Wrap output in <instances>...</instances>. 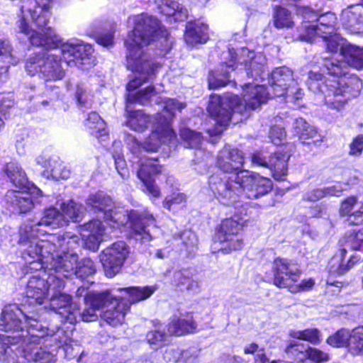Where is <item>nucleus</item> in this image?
<instances>
[{"label":"nucleus","instance_id":"ea45409f","mask_svg":"<svg viewBox=\"0 0 363 363\" xmlns=\"http://www.w3.org/2000/svg\"><path fill=\"white\" fill-rule=\"evenodd\" d=\"M291 337L318 344L320 342V332L316 328H309L303 330H290Z\"/></svg>","mask_w":363,"mask_h":363},{"label":"nucleus","instance_id":"20e7f679","mask_svg":"<svg viewBox=\"0 0 363 363\" xmlns=\"http://www.w3.org/2000/svg\"><path fill=\"white\" fill-rule=\"evenodd\" d=\"M323 68L333 79H325L322 74L310 72L307 85L308 89L318 94L330 108L340 110L347 101L359 94V89L351 86L352 83L347 82L342 69V63H335L333 60L323 57Z\"/></svg>","mask_w":363,"mask_h":363},{"label":"nucleus","instance_id":"13d9d810","mask_svg":"<svg viewBox=\"0 0 363 363\" xmlns=\"http://www.w3.org/2000/svg\"><path fill=\"white\" fill-rule=\"evenodd\" d=\"M182 350L177 347H168L163 354L164 359L167 363H177L180 361Z\"/></svg>","mask_w":363,"mask_h":363},{"label":"nucleus","instance_id":"f8f14e48","mask_svg":"<svg viewBox=\"0 0 363 363\" xmlns=\"http://www.w3.org/2000/svg\"><path fill=\"white\" fill-rule=\"evenodd\" d=\"M305 18H311V23H304L306 34L301 36L304 40L311 41L315 35L326 38L327 35L335 33L337 18L333 13L327 12L318 16L316 13L308 12L306 13Z\"/></svg>","mask_w":363,"mask_h":363},{"label":"nucleus","instance_id":"dca6fc26","mask_svg":"<svg viewBox=\"0 0 363 363\" xmlns=\"http://www.w3.org/2000/svg\"><path fill=\"white\" fill-rule=\"evenodd\" d=\"M157 162L156 159L143 157L140 160V169L138 171V177L143 182L147 192L155 198L160 196V191L152 177L162 172V167Z\"/></svg>","mask_w":363,"mask_h":363},{"label":"nucleus","instance_id":"6e6d98bb","mask_svg":"<svg viewBox=\"0 0 363 363\" xmlns=\"http://www.w3.org/2000/svg\"><path fill=\"white\" fill-rule=\"evenodd\" d=\"M6 172L11 182L21 188L23 180L20 169L14 163H10L6 166Z\"/></svg>","mask_w":363,"mask_h":363},{"label":"nucleus","instance_id":"e2e57ef3","mask_svg":"<svg viewBox=\"0 0 363 363\" xmlns=\"http://www.w3.org/2000/svg\"><path fill=\"white\" fill-rule=\"evenodd\" d=\"M343 186H346L347 185L337 182L332 186L324 187L325 196H339L345 189Z\"/></svg>","mask_w":363,"mask_h":363},{"label":"nucleus","instance_id":"423d86ee","mask_svg":"<svg viewBox=\"0 0 363 363\" xmlns=\"http://www.w3.org/2000/svg\"><path fill=\"white\" fill-rule=\"evenodd\" d=\"M30 43L35 46H42L50 50V52L43 54L40 58L26 63V71L30 75L40 71L46 80H59L65 76V70L61 65V59L57 48L60 45V40L52 28L46 31H33L29 36Z\"/></svg>","mask_w":363,"mask_h":363},{"label":"nucleus","instance_id":"f03ea898","mask_svg":"<svg viewBox=\"0 0 363 363\" xmlns=\"http://www.w3.org/2000/svg\"><path fill=\"white\" fill-rule=\"evenodd\" d=\"M268 87L264 85L247 84L243 88V100L230 94L223 96L211 95L208 111L216 123V127L208 129L211 135L220 134L225 126L242 121L250 116V111L265 103L271 95L284 96L286 102H295L303 96V89L293 77V72L286 67L275 69L268 78Z\"/></svg>","mask_w":363,"mask_h":363},{"label":"nucleus","instance_id":"bf43d9fd","mask_svg":"<svg viewBox=\"0 0 363 363\" xmlns=\"http://www.w3.org/2000/svg\"><path fill=\"white\" fill-rule=\"evenodd\" d=\"M269 136L272 142L274 144L279 145L284 140L286 137V132L285 130L280 126H273L270 130Z\"/></svg>","mask_w":363,"mask_h":363},{"label":"nucleus","instance_id":"412c9836","mask_svg":"<svg viewBox=\"0 0 363 363\" xmlns=\"http://www.w3.org/2000/svg\"><path fill=\"white\" fill-rule=\"evenodd\" d=\"M105 228L100 220H92L80 227L79 233L87 248L92 251L99 249L103 241Z\"/></svg>","mask_w":363,"mask_h":363},{"label":"nucleus","instance_id":"58836bf2","mask_svg":"<svg viewBox=\"0 0 363 363\" xmlns=\"http://www.w3.org/2000/svg\"><path fill=\"white\" fill-rule=\"evenodd\" d=\"M86 126L90 130V133L96 137L106 134V123L96 112H91L89 114Z\"/></svg>","mask_w":363,"mask_h":363},{"label":"nucleus","instance_id":"2f4dec72","mask_svg":"<svg viewBox=\"0 0 363 363\" xmlns=\"http://www.w3.org/2000/svg\"><path fill=\"white\" fill-rule=\"evenodd\" d=\"M41 191L31 182L24 179V213L40 203Z\"/></svg>","mask_w":363,"mask_h":363},{"label":"nucleus","instance_id":"864d4df0","mask_svg":"<svg viewBox=\"0 0 363 363\" xmlns=\"http://www.w3.org/2000/svg\"><path fill=\"white\" fill-rule=\"evenodd\" d=\"M69 168L62 162H56L51 169V175L56 179H67L70 177Z\"/></svg>","mask_w":363,"mask_h":363},{"label":"nucleus","instance_id":"79ce46f5","mask_svg":"<svg viewBox=\"0 0 363 363\" xmlns=\"http://www.w3.org/2000/svg\"><path fill=\"white\" fill-rule=\"evenodd\" d=\"M274 25L277 28L291 27L293 21L291 13L284 8H276L274 13Z\"/></svg>","mask_w":363,"mask_h":363},{"label":"nucleus","instance_id":"49530a36","mask_svg":"<svg viewBox=\"0 0 363 363\" xmlns=\"http://www.w3.org/2000/svg\"><path fill=\"white\" fill-rule=\"evenodd\" d=\"M95 272L96 269L93 261L89 258H85L77 263L74 275L81 279H84L94 274Z\"/></svg>","mask_w":363,"mask_h":363},{"label":"nucleus","instance_id":"69168bd1","mask_svg":"<svg viewBox=\"0 0 363 363\" xmlns=\"http://www.w3.org/2000/svg\"><path fill=\"white\" fill-rule=\"evenodd\" d=\"M325 196L324 189H315L305 195V199L309 201H317Z\"/></svg>","mask_w":363,"mask_h":363},{"label":"nucleus","instance_id":"ddd939ff","mask_svg":"<svg viewBox=\"0 0 363 363\" xmlns=\"http://www.w3.org/2000/svg\"><path fill=\"white\" fill-rule=\"evenodd\" d=\"M129 252L123 241L115 242L103 251L101 262L106 277L111 278L120 272Z\"/></svg>","mask_w":363,"mask_h":363},{"label":"nucleus","instance_id":"c756f323","mask_svg":"<svg viewBox=\"0 0 363 363\" xmlns=\"http://www.w3.org/2000/svg\"><path fill=\"white\" fill-rule=\"evenodd\" d=\"M157 289V286H133L129 288H118L113 289V292L124 291L128 296L129 306L130 304L143 301L151 296Z\"/></svg>","mask_w":363,"mask_h":363},{"label":"nucleus","instance_id":"cd10ccee","mask_svg":"<svg viewBox=\"0 0 363 363\" xmlns=\"http://www.w3.org/2000/svg\"><path fill=\"white\" fill-rule=\"evenodd\" d=\"M196 325L192 315H186L179 318L174 317L167 325V330L170 335H183L194 333Z\"/></svg>","mask_w":363,"mask_h":363},{"label":"nucleus","instance_id":"4be33fe9","mask_svg":"<svg viewBox=\"0 0 363 363\" xmlns=\"http://www.w3.org/2000/svg\"><path fill=\"white\" fill-rule=\"evenodd\" d=\"M339 214L350 225L362 224L363 223V202L356 196H349L341 201Z\"/></svg>","mask_w":363,"mask_h":363},{"label":"nucleus","instance_id":"09e8293b","mask_svg":"<svg viewBox=\"0 0 363 363\" xmlns=\"http://www.w3.org/2000/svg\"><path fill=\"white\" fill-rule=\"evenodd\" d=\"M341 242H344L345 247L352 250H359L360 246L363 244V229L357 232H352L347 235Z\"/></svg>","mask_w":363,"mask_h":363},{"label":"nucleus","instance_id":"0e129e2a","mask_svg":"<svg viewBox=\"0 0 363 363\" xmlns=\"http://www.w3.org/2000/svg\"><path fill=\"white\" fill-rule=\"evenodd\" d=\"M252 162L257 166L269 169V159L267 160L262 152H256L252 155Z\"/></svg>","mask_w":363,"mask_h":363},{"label":"nucleus","instance_id":"5fc2aeb1","mask_svg":"<svg viewBox=\"0 0 363 363\" xmlns=\"http://www.w3.org/2000/svg\"><path fill=\"white\" fill-rule=\"evenodd\" d=\"M315 284V281L312 278L303 279L301 283L294 281L291 286L288 288L291 293H298L301 291H306L311 290Z\"/></svg>","mask_w":363,"mask_h":363},{"label":"nucleus","instance_id":"8fccbe9b","mask_svg":"<svg viewBox=\"0 0 363 363\" xmlns=\"http://www.w3.org/2000/svg\"><path fill=\"white\" fill-rule=\"evenodd\" d=\"M350 351L354 354H363V328L352 332V343Z\"/></svg>","mask_w":363,"mask_h":363},{"label":"nucleus","instance_id":"7c9ffc66","mask_svg":"<svg viewBox=\"0 0 363 363\" xmlns=\"http://www.w3.org/2000/svg\"><path fill=\"white\" fill-rule=\"evenodd\" d=\"M158 9L162 13L168 16H173L176 21H182L187 18L188 11L178 2L170 0L161 1Z\"/></svg>","mask_w":363,"mask_h":363},{"label":"nucleus","instance_id":"f257e3e1","mask_svg":"<svg viewBox=\"0 0 363 363\" xmlns=\"http://www.w3.org/2000/svg\"><path fill=\"white\" fill-rule=\"evenodd\" d=\"M134 29L130 32L125 40L127 49V67L134 73V79L127 85L128 94L126 99L125 111L127 113L125 124L135 131L143 132L149 126L152 132L142 145L135 138H130L133 145L130 148L133 154L140 153L141 149L146 152H156L162 143L171 140L175 137V133L166 118L158 119V115L150 116L142 110L134 111L132 105L139 104H147L152 97L155 96V88L140 90L132 93L133 90L143 83L152 80L156 72L160 67L150 60L148 55L143 51V48L150 43L158 38L162 50L168 52L172 46L173 40L168 30L160 25L158 20L147 14H141L133 18Z\"/></svg>","mask_w":363,"mask_h":363},{"label":"nucleus","instance_id":"0eeeda50","mask_svg":"<svg viewBox=\"0 0 363 363\" xmlns=\"http://www.w3.org/2000/svg\"><path fill=\"white\" fill-rule=\"evenodd\" d=\"M80 238L71 233L56 236L57 248L52 252L49 264L55 269V275L69 278L74 275L77 266V255L73 250L79 247Z\"/></svg>","mask_w":363,"mask_h":363},{"label":"nucleus","instance_id":"5701e85b","mask_svg":"<svg viewBox=\"0 0 363 363\" xmlns=\"http://www.w3.org/2000/svg\"><path fill=\"white\" fill-rule=\"evenodd\" d=\"M111 298V293L108 291L86 294L84 300L90 307L85 308L82 313L77 311V315L78 314L79 318L84 322L94 321L98 318L96 311L104 307Z\"/></svg>","mask_w":363,"mask_h":363},{"label":"nucleus","instance_id":"603ef678","mask_svg":"<svg viewBox=\"0 0 363 363\" xmlns=\"http://www.w3.org/2000/svg\"><path fill=\"white\" fill-rule=\"evenodd\" d=\"M300 355L302 357H306V359H309L315 363H321L329 359V355L328 353L317 348L310 347L306 349V354H301Z\"/></svg>","mask_w":363,"mask_h":363},{"label":"nucleus","instance_id":"a18cd8bd","mask_svg":"<svg viewBox=\"0 0 363 363\" xmlns=\"http://www.w3.org/2000/svg\"><path fill=\"white\" fill-rule=\"evenodd\" d=\"M180 135L184 140L185 145L190 148L199 147L202 137L200 133L191 130L189 128H182L180 130Z\"/></svg>","mask_w":363,"mask_h":363},{"label":"nucleus","instance_id":"a211bd4d","mask_svg":"<svg viewBox=\"0 0 363 363\" xmlns=\"http://www.w3.org/2000/svg\"><path fill=\"white\" fill-rule=\"evenodd\" d=\"M265 62V57L262 54H255L247 48L240 50L238 64L243 65L247 74L255 79H263Z\"/></svg>","mask_w":363,"mask_h":363},{"label":"nucleus","instance_id":"4468645a","mask_svg":"<svg viewBox=\"0 0 363 363\" xmlns=\"http://www.w3.org/2000/svg\"><path fill=\"white\" fill-rule=\"evenodd\" d=\"M274 284L279 288L288 289L294 281H298L301 270L296 263L284 259L277 258L273 262Z\"/></svg>","mask_w":363,"mask_h":363},{"label":"nucleus","instance_id":"4c0bfd02","mask_svg":"<svg viewBox=\"0 0 363 363\" xmlns=\"http://www.w3.org/2000/svg\"><path fill=\"white\" fill-rule=\"evenodd\" d=\"M147 343L153 350H158L165 345L167 340V335L165 333V328L160 324L155 329L147 332L146 335Z\"/></svg>","mask_w":363,"mask_h":363},{"label":"nucleus","instance_id":"774afa93","mask_svg":"<svg viewBox=\"0 0 363 363\" xmlns=\"http://www.w3.org/2000/svg\"><path fill=\"white\" fill-rule=\"evenodd\" d=\"M318 133L314 127L308 124V127H305L303 128V132L301 133L299 139L302 140L303 143H305L306 140L310 138H314L317 136Z\"/></svg>","mask_w":363,"mask_h":363},{"label":"nucleus","instance_id":"6ab92c4d","mask_svg":"<svg viewBox=\"0 0 363 363\" xmlns=\"http://www.w3.org/2000/svg\"><path fill=\"white\" fill-rule=\"evenodd\" d=\"M56 236L50 240H41L36 243H30L26 250V255L30 259L24 257L26 263H33L35 261L42 264H49L51 254L57 248Z\"/></svg>","mask_w":363,"mask_h":363},{"label":"nucleus","instance_id":"052dcab7","mask_svg":"<svg viewBox=\"0 0 363 363\" xmlns=\"http://www.w3.org/2000/svg\"><path fill=\"white\" fill-rule=\"evenodd\" d=\"M186 201V196L182 193L173 194L172 195L165 198L163 206L165 208L171 210L174 204H179Z\"/></svg>","mask_w":363,"mask_h":363},{"label":"nucleus","instance_id":"aec40b11","mask_svg":"<svg viewBox=\"0 0 363 363\" xmlns=\"http://www.w3.org/2000/svg\"><path fill=\"white\" fill-rule=\"evenodd\" d=\"M52 0H27L28 11L31 19L38 28L37 31H46L48 23L50 18V12Z\"/></svg>","mask_w":363,"mask_h":363},{"label":"nucleus","instance_id":"f704fd0d","mask_svg":"<svg viewBox=\"0 0 363 363\" xmlns=\"http://www.w3.org/2000/svg\"><path fill=\"white\" fill-rule=\"evenodd\" d=\"M66 224V217L55 208H49L44 212L43 218L38 220V225L52 226L53 228L62 227Z\"/></svg>","mask_w":363,"mask_h":363},{"label":"nucleus","instance_id":"c03bdc74","mask_svg":"<svg viewBox=\"0 0 363 363\" xmlns=\"http://www.w3.org/2000/svg\"><path fill=\"white\" fill-rule=\"evenodd\" d=\"M62 214L66 217V223L69 220L73 222H78L82 219V206L70 201L69 203L63 204Z\"/></svg>","mask_w":363,"mask_h":363},{"label":"nucleus","instance_id":"a19ab883","mask_svg":"<svg viewBox=\"0 0 363 363\" xmlns=\"http://www.w3.org/2000/svg\"><path fill=\"white\" fill-rule=\"evenodd\" d=\"M327 343L335 347H342L352 343V333L345 329L339 330L327 339Z\"/></svg>","mask_w":363,"mask_h":363},{"label":"nucleus","instance_id":"37998d69","mask_svg":"<svg viewBox=\"0 0 363 363\" xmlns=\"http://www.w3.org/2000/svg\"><path fill=\"white\" fill-rule=\"evenodd\" d=\"M164 109L162 113H157L158 115V119L162 117V119L166 118L169 123V125L170 128V119L174 116V111L176 110L181 111L184 108H185L186 105L184 104L180 103L177 100L169 99L165 100L164 102Z\"/></svg>","mask_w":363,"mask_h":363},{"label":"nucleus","instance_id":"7ed1b4c3","mask_svg":"<svg viewBox=\"0 0 363 363\" xmlns=\"http://www.w3.org/2000/svg\"><path fill=\"white\" fill-rule=\"evenodd\" d=\"M208 186L216 199L225 206L233 205L240 194L248 199H257L272 189L271 179L248 170L238 173L211 175Z\"/></svg>","mask_w":363,"mask_h":363},{"label":"nucleus","instance_id":"4d7b16f0","mask_svg":"<svg viewBox=\"0 0 363 363\" xmlns=\"http://www.w3.org/2000/svg\"><path fill=\"white\" fill-rule=\"evenodd\" d=\"M363 152V135L356 136L350 144L349 155L353 157H359Z\"/></svg>","mask_w":363,"mask_h":363},{"label":"nucleus","instance_id":"6e6552de","mask_svg":"<svg viewBox=\"0 0 363 363\" xmlns=\"http://www.w3.org/2000/svg\"><path fill=\"white\" fill-rule=\"evenodd\" d=\"M52 291L48 298L50 306L55 313L60 314L65 322L74 324L77 321L78 305L72 301V296L62 292L65 281L57 276H51L48 280Z\"/></svg>","mask_w":363,"mask_h":363},{"label":"nucleus","instance_id":"b1692460","mask_svg":"<svg viewBox=\"0 0 363 363\" xmlns=\"http://www.w3.org/2000/svg\"><path fill=\"white\" fill-rule=\"evenodd\" d=\"M340 21L342 27L351 33L363 31V5L349 6L342 11Z\"/></svg>","mask_w":363,"mask_h":363},{"label":"nucleus","instance_id":"39448f33","mask_svg":"<svg viewBox=\"0 0 363 363\" xmlns=\"http://www.w3.org/2000/svg\"><path fill=\"white\" fill-rule=\"evenodd\" d=\"M86 203L90 211L101 213L105 220L113 222V227L123 225L129 220L135 240L143 242L152 240V231L156 229L155 219L148 212L132 211L125 215L114 208L111 198L103 192L89 195Z\"/></svg>","mask_w":363,"mask_h":363},{"label":"nucleus","instance_id":"338daca9","mask_svg":"<svg viewBox=\"0 0 363 363\" xmlns=\"http://www.w3.org/2000/svg\"><path fill=\"white\" fill-rule=\"evenodd\" d=\"M96 42L104 47H108L113 43V35L112 33L100 34L96 37Z\"/></svg>","mask_w":363,"mask_h":363},{"label":"nucleus","instance_id":"de8ad7c7","mask_svg":"<svg viewBox=\"0 0 363 363\" xmlns=\"http://www.w3.org/2000/svg\"><path fill=\"white\" fill-rule=\"evenodd\" d=\"M286 353L295 361L301 362L306 359V357H301V354H306V348L304 345L295 341H291L285 349Z\"/></svg>","mask_w":363,"mask_h":363},{"label":"nucleus","instance_id":"a878e982","mask_svg":"<svg viewBox=\"0 0 363 363\" xmlns=\"http://www.w3.org/2000/svg\"><path fill=\"white\" fill-rule=\"evenodd\" d=\"M208 30L206 24L199 21L189 22L184 34L186 43L191 46L206 43L208 40Z\"/></svg>","mask_w":363,"mask_h":363},{"label":"nucleus","instance_id":"9d476101","mask_svg":"<svg viewBox=\"0 0 363 363\" xmlns=\"http://www.w3.org/2000/svg\"><path fill=\"white\" fill-rule=\"evenodd\" d=\"M242 223L233 218H227L222 221L215 235L213 248L224 253L240 250L244 245L240 231Z\"/></svg>","mask_w":363,"mask_h":363},{"label":"nucleus","instance_id":"2eb2a0df","mask_svg":"<svg viewBox=\"0 0 363 363\" xmlns=\"http://www.w3.org/2000/svg\"><path fill=\"white\" fill-rule=\"evenodd\" d=\"M243 164L242 152L238 149L225 146L219 151L216 160V166L221 172L213 175L238 173L240 170H243L242 169Z\"/></svg>","mask_w":363,"mask_h":363},{"label":"nucleus","instance_id":"c85d7f7f","mask_svg":"<svg viewBox=\"0 0 363 363\" xmlns=\"http://www.w3.org/2000/svg\"><path fill=\"white\" fill-rule=\"evenodd\" d=\"M290 155L284 150H278L269 158V169L276 180H284L287 173V162Z\"/></svg>","mask_w":363,"mask_h":363},{"label":"nucleus","instance_id":"72a5a7b5","mask_svg":"<svg viewBox=\"0 0 363 363\" xmlns=\"http://www.w3.org/2000/svg\"><path fill=\"white\" fill-rule=\"evenodd\" d=\"M173 282L182 291H188L198 293L200 284L198 281L193 279L187 271H177L174 273Z\"/></svg>","mask_w":363,"mask_h":363},{"label":"nucleus","instance_id":"9b49d317","mask_svg":"<svg viewBox=\"0 0 363 363\" xmlns=\"http://www.w3.org/2000/svg\"><path fill=\"white\" fill-rule=\"evenodd\" d=\"M60 46L59 52L62 54L67 65H82L84 69H88L94 65V50L91 45L76 40L74 43H60Z\"/></svg>","mask_w":363,"mask_h":363},{"label":"nucleus","instance_id":"680f3d73","mask_svg":"<svg viewBox=\"0 0 363 363\" xmlns=\"http://www.w3.org/2000/svg\"><path fill=\"white\" fill-rule=\"evenodd\" d=\"M182 353L180 361L184 363H193L199 356V350L195 347L182 350Z\"/></svg>","mask_w":363,"mask_h":363},{"label":"nucleus","instance_id":"473e14b6","mask_svg":"<svg viewBox=\"0 0 363 363\" xmlns=\"http://www.w3.org/2000/svg\"><path fill=\"white\" fill-rule=\"evenodd\" d=\"M345 55L342 60L335 61V63L340 62L342 63V67L345 64L347 63L350 66L354 67L357 69H361L363 67V48H360L355 45H349L347 48H345ZM344 69V68H342Z\"/></svg>","mask_w":363,"mask_h":363},{"label":"nucleus","instance_id":"c9c22d12","mask_svg":"<svg viewBox=\"0 0 363 363\" xmlns=\"http://www.w3.org/2000/svg\"><path fill=\"white\" fill-rule=\"evenodd\" d=\"M346 248H342L340 255H336L332 258L330 262L329 272L332 274L342 275L349 271L354 264V262L350 259L347 264L345 263V255L346 254Z\"/></svg>","mask_w":363,"mask_h":363},{"label":"nucleus","instance_id":"3c124183","mask_svg":"<svg viewBox=\"0 0 363 363\" xmlns=\"http://www.w3.org/2000/svg\"><path fill=\"white\" fill-rule=\"evenodd\" d=\"M0 56L6 64H16V56L9 41L0 39Z\"/></svg>","mask_w":363,"mask_h":363},{"label":"nucleus","instance_id":"f3484780","mask_svg":"<svg viewBox=\"0 0 363 363\" xmlns=\"http://www.w3.org/2000/svg\"><path fill=\"white\" fill-rule=\"evenodd\" d=\"M109 292L111 298L104 306L107 308L103 312L102 318L108 324L115 327L123 323L125 315L129 311L130 306L123 298L120 300L116 299V292H113V290Z\"/></svg>","mask_w":363,"mask_h":363},{"label":"nucleus","instance_id":"393cba45","mask_svg":"<svg viewBox=\"0 0 363 363\" xmlns=\"http://www.w3.org/2000/svg\"><path fill=\"white\" fill-rule=\"evenodd\" d=\"M54 274L48 275L47 279L33 276L28 281L26 294L28 298H33L36 303L41 304L45 298H48L52 291L48 280Z\"/></svg>","mask_w":363,"mask_h":363},{"label":"nucleus","instance_id":"e433bc0d","mask_svg":"<svg viewBox=\"0 0 363 363\" xmlns=\"http://www.w3.org/2000/svg\"><path fill=\"white\" fill-rule=\"evenodd\" d=\"M322 38L324 42H325L328 51L333 54H337L341 57V60H340L342 62L345 55V48H347V45L350 44L335 33L334 34L327 35L326 38Z\"/></svg>","mask_w":363,"mask_h":363},{"label":"nucleus","instance_id":"1a4fd4ad","mask_svg":"<svg viewBox=\"0 0 363 363\" xmlns=\"http://www.w3.org/2000/svg\"><path fill=\"white\" fill-rule=\"evenodd\" d=\"M21 314L22 311L16 304H9L3 308L0 318V343L3 345L21 343Z\"/></svg>","mask_w":363,"mask_h":363},{"label":"nucleus","instance_id":"bb28decb","mask_svg":"<svg viewBox=\"0 0 363 363\" xmlns=\"http://www.w3.org/2000/svg\"><path fill=\"white\" fill-rule=\"evenodd\" d=\"M236 68L238 65L235 67V61L231 60L222 65L216 71L211 72L208 77L209 88L213 89L226 86L230 82V72Z\"/></svg>","mask_w":363,"mask_h":363}]
</instances>
